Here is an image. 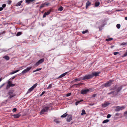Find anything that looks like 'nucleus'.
I'll use <instances>...</instances> for the list:
<instances>
[{
  "label": "nucleus",
  "instance_id": "11",
  "mask_svg": "<svg viewBox=\"0 0 127 127\" xmlns=\"http://www.w3.org/2000/svg\"><path fill=\"white\" fill-rule=\"evenodd\" d=\"M8 94L10 95L9 97L10 98L14 96L15 95L13 93V92L12 91H10L8 93Z\"/></svg>",
  "mask_w": 127,
  "mask_h": 127
},
{
  "label": "nucleus",
  "instance_id": "7",
  "mask_svg": "<svg viewBox=\"0 0 127 127\" xmlns=\"http://www.w3.org/2000/svg\"><path fill=\"white\" fill-rule=\"evenodd\" d=\"M44 59H41L38 61L35 64L36 66L38 65L39 64L42 63L44 62Z\"/></svg>",
  "mask_w": 127,
  "mask_h": 127
},
{
  "label": "nucleus",
  "instance_id": "52",
  "mask_svg": "<svg viewBox=\"0 0 127 127\" xmlns=\"http://www.w3.org/2000/svg\"><path fill=\"white\" fill-rule=\"evenodd\" d=\"M75 80L76 81H79L80 80H78V79H76Z\"/></svg>",
  "mask_w": 127,
  "mask_h": 127
},
{
  "label": "nucleus",
  "instance_id": "22",
  "mask_svg": "<svg viewBox=\"0 0 127 127\" xmlns=\"http://www.w3.org/2000/svg\"><path fill=\"white\" fill-rule=\"evenodd\" d=\"M86 114V113L85 112V111L83 109L82 111V113H81V115H83L85 114Z\"/></svg>",
  "mask_w": 127,
  "mask_h": 127
},
{
  "label": "nucleus",
  "instance_id": "26",
  "mask_svg": "<svg viewBox=\"0 0 127 127\" xmlns=\"http://www.w3.org/2000/svg\"><path fill=\"white\" fill-rule=\"evenodd\" d=\"M22 34V32H18L16 34V36H18L21 34Z\"/></svg>",
  "mask_w": 127,
  "mask_h": 127
},
{
  "label": "nucleus",
  "instance_id": "33",
  "mask_svg": "<svg viewBox=\"0 0 127 127\" xmlns=\"http://www.w3.org/2000/svg\"><path fill=\"white\" fill-rule=\"evenodd\" d=\"M21 3L19 2H18L16 5V6H20L21 5Z\"/></svg>",
  "mask_w": 127,
  "mask_h": 127
},
{
  "label": "nucleus",
  "instance_id": "43",
  "mask_svg": "<svg viewBox=\"0 0 127 127\" xmlns=\"http://www.w3.org/2000/svg\"><path fill=\"white\" fill-rule=\"evenodd\" d=\"M6 6V5L5 4H3L2 6V7L4 8Z\"/></svg>",
  "mask_w": 127,
  "mask_h": 127
},
{
  "label": "nucleus",
  "instance_id": "15",
  "mask_svg": "<svg viewBox=\"0 0 127 127\" xmlns=\"http://www.w3.org/2000/svg\"><path fill=\"white\" fill-rule=\"evenodd\" d=\"M8 84L9 86L10 87H13L15 86V84H12L11 83V82L10 81H9L8 82Z\"/></svg>",
  "mask_w": 127,
  "mask_h": 127
},
{
  "label": "nucleus",
  "instance_id": "42",
  "mask_svg": "<svg viewBox=\"0 0 127 127\" xmlns=\"http://www.w3.org/2000/svg\"><path fill=\"white\" fill-rule=\"evenodd\" d=\"M119 53L118 52H114V55H116L117 54H118Z\"/></svg>",
  "mask_w": 127,
  "mask_h": 127
},
{
  "label": "nucleus",
  "instance_id": "46",
  "mask_svg": "<svg viewBox=\"0 0 127 127\" xmlns=\"http://www.w3.org/2000/svg\"><path fill=\"white\" fill-rule=\"evenodd\" d=\"M45 93V92L44 91L40 95V96L42 95L43 94H44Z\"/></svg>",
  "mask_w": 127,
  "mask_h": 127
},
{
  "label": "nucleus",
  "instance_id": "57",
  "mask_svg": "<svg viewBox=\"0 0 127 127\" xmlns=\"http://www.w3.org/2000/svg\"><path fill=\"white\" fill-rule=\"evenodd\" d=\"M2 79V78H1L0 79V82L1 81Z\"/></svg>",
  "mask_w": 127,
  "mask_h": 127
},
{
  "label": "nucleus",
  "instance_id": "2",
  "mask_svg": "<svg viewBox=\"0 0 127 127\" xmlns=\"http://www.w3.org/2000/svg\"><path fill=\"white\" fill-rule=\"evenodd\" d=\"M93 77L92 75L91 74L87 75L82 77L80 78V80H84L88 79Z\"/></svg>",
  "mask_w": 127,
  "mask_h": 127
},
{
  "label": "nucleus",
  "instance_id": "8",
  "mask_svg": "<svg viewBox=\"0 0 127 127\" xmlns=\"http://www.w3.org/2000/svg\"><path fill=\"white\" fill-rule=\"evenodd\" d=\"M32 67H27L26 69L23 70L22 72L21 73L22 74H24L27 73L31 69Z\"/></svg>",
  "mask_w": 127,
  "mask_h": 127
},
{
  "label": "nucleus",
  "instance_id": "19",
  "mask_svg": "<svg viewBox=\"0 0 127 127\" xmlns=\"http://www.w3.org/2000/svg\"><path fill=\"white\" fill-rule=\"evenodd\" d=\"M3 58H4L7 60H8L9 59V57L8 56H4L3 57Z\"/></svg>",
  "mask_w": 127,
  "mask_h": 127
},
{
  "label": "nucleus",
  "instance_id": "49",
  "mask_svg": "<svg viewBox=\"0 0 127 127\" xmlns=\"http://www.w3.org/2000/svg\"><path fill=\"white\" fill-rule=\"evenodd\" d=\"M119 115V114L118 113H116L115 114V116H118Z\"/></svg>",
  "mask_w": 127,
  "mask_h": 127
},
{
  "label": "nucleus",
  "instance_id": "50",
  "mask_svg": "<svg viewBox=\"0 0 127 127\" xmlns=\"http://www.w3.org/2000/svg\"><path fill=\"white\" fill-rule=\"evenodd\" d=\"M96 95V94H94L93 95L92 97H95Z\"/></svg>",
  "mask_w": 127,
  "mask_h": 127
},
{
  "label": "nucleus",
  "instance_id": "62",
  "mask_svg": "<svg viewBox=\"0 0 127 127\" xmlns=\"http://www.w3.org/2000/svg\"><path fill=\"white\" fill-rule=\"evenodd\" d=\"M19 68H21V67Z\"/></svg>",
  "mask_w": 127,
  "mask_h": 127
},
{
  "label": "nucleus",
  "instance_id": "14",
  "mask_svg": "<svg viewBox=\"0 0 127 127\" xmlns=\"http://www.w3.org/2000/svg\"><path fill=\"white\" fill-rule=\"evenodd\" d=\"M109 104V103L108 102H106L103 104H102V107H105L108 105Z\"/></svg>",
  "mask_w": 127,
  "mask_h": 127
},
{
  "label": "nucleus",
  "instance_id": "56",
  "mask_svg": "<svg viewBox=\"0 0 127 127\" xmlns=\"http://www.w3.org/2000/svg\"><path fill=\"white\" fill-rule=\"evenodd\" d=\"M125 20H127V17H125Z\"/></svg>",
  "mask_w": 127,
  "mask_h": 127
},
{
  "label": "nucleus",
  "instance_id": "28",
  "mask_svg": "<svg viewBox=\"0 0 127 127\" xmlns=\"http://www.w3.org/2000/svg\"><path fill=\"white\" fill-rule=\"evenodd\" d=\"M64 8L62 6L60 7L58 9V10L60 11H62L63 9Z\"/></svg>",
  "mask_w": 127,
  "mask_h": 127
},
{
  "label": "nucleus",
  "instance_id": "10",
  "mask_svg": "<svg viewBox=\"0 0 127 127\" xmlns=\"http://www.w3.org/2000/svg\"><path fill=\"white\" fill-rule=\"evenodd\" d=\"M112 81H110L109 82L106 83L104 84V86L105 87H108L111 86L112 83L111 82Z\"/></svg>",
  "mask_w": 127,
  "mask_h": 127
},
{
  "label": "nucleus",
  "instance_id": "54",
  "mask_svg": "<svg viewBox=\"0 0 127 127\" xmlns=\"http://www.w3.org/2000/svg\"><path fill=\"white\" fill-rule=\"evenodd\" d=\"M114 46H113V45H111V48H113V47H114Z\"/></svg>",
  "mask_w": 127,
  "mask_h": 127
},
{
  "label": "nucleus",
  "instance_id": "5",
  "mask_svg": "<svg viewBox=\"0 0 127 127\" xmlns=\"http://www.w3.org/2000/svg\"><path fill=\"white\" fill-rule=\"evenodd\" d=\"M37 85V83L35 84L33 86L31 87L28 90V91L27 92V93H29L30 92L32 91L36 87Z\"/></svg>",
  "mask_w": 127,
  "mask_h": 127
},
{
  "label": "nucleus",
  "instance_id": "13",
  "mask_svg": "<svg viewBox=\"0 0 127 127\" xmlns=\"http://www.w3.org/2000/svg\"><path fill=\"white\" fill-rule=\"evenodd\" d=\"M68 73V72H67L64 73L63 74L59 76V77H58V78H60L63 77L65 76V75H66L67 73Z\"/></svg>",
  "mask_w": 127,
  "mask_h": 127
},
{
  "label": "nucleus",
  "instance_id": "51",
  "mask_svg": "<svg viewBox=\"0 0 127 127\" xmlns=\"http://www.w3.org/2000/svg\"><path fill=\"white\" fill-rule=\"evenodd\" d=\"M3 9V8L0 7V11H2Z\"/></svg>",
  "mask_w": 127,
  "mask_h": 127
},
{
  "label": "nucleus",
  "instance_id": "20",
  "mask_svg": "<svg viewBox=\"0 0 127 127\" xmlns=\"http://www.w3.org/2000/svg\"><path fill=\"white\" fill-rule=\"evenodd\" d=\"M26 2L28 4H29L30 3L32 2V0H25Z\"/></svg>",
  "mask_w": 127,
  "mask_h": 127
},
{
  "label": "nucleus",
  "instance_id": "35",
  "mask_svg": "<svg viewBox=\"0 0 127 127\" xmlns=\"http://www.w3.org/2000/svg\"><path fill=\"white\" fill-rule=\"evenodd\" d=\"M82 85V83H79L77 84H74V85H76L77 87L78 86H81Z\"/></svg>",
  "mask_w": 127,
  "mask_h": 127
},
{
  "label": "nucleus",
  "instance_id": "40",
  "mask_svg": "<svg viewBox=\"0 0 127 127\" xmlns=\"http://www.w3.org/2000/svg\"><path fill=\"white\" fill-rule=\"evenodd\" d=\"M111 115L110 114H108L107 116V118H109L111 116Z\"/></svg>",
  "mask_w": 127,
  "mask_h": 127
},
{
  "label": "nucleus",
  "instance_id": "61",
  "mask_svg": "<svg viewBox=\"0 0 127 127\" xmlns=\"http://www.w3.org/2000/svg\"><path fill=\"white\" fill-rule=\"evenodd\" d=\"M11 2V1H10V2Z\"/></svg>",
  "mask_w": 127,
  "mask_h": 127
},
{
  "label": "nucleus",
  "instance_id": "31",
  "mask_svg": "<svg viewBox=\"0 0 127 127\" xmlns=\"http://www.w3.org/2000/svg\"><path fill=\"white\" fill-rule=\"evenodd\" d=\"M88 32V31L87 30H86L85 31H83L82 32V33L83 34H84L85 33H87Z\"/></svg>",
  "mask_w": 127,
  "mask_h": 127
},
{
  "label": "nucleus",
  "instance_id": "59",
  "mask_svg": "<svg viewBox=\"0 0 127 127\" xmlns=\"http://www.w3.org/2000/svg\"><path fill=\"white\" fill-rule=\"evenodd\" d=\"M3 51L4 52H6L7 51V50Z\"/></svg>",
  "mask_w": 127,
  "mask_h": 127
},
{
  "label": "nucleus",
  "instance_id": "24",
  "mask_svg": "<svg viewBox=\"0 0 127 127\" xmlns=\"http://www.w3.org/2000/svg\"><path fill=\"white\" fill-rule=\"evenodd\" d=\"M99 4L100 3L99 2H96L95 3V7H97L99 5Z\"/></svg>",
  "mask_w": 127,
  "mask_h": 127
},
{
  "label": "nucleus",
  "instance_id": "30",
  "mask_svg": "<svg viewBox=\"0 0 127 127\" xmlns=\"http://www.w3.org/2000/svg\"><path fill=\"white\" fill-rule=\"evenodd\" d=\"M121 27V25L119 24H118L116 25V27L118 29H119Z\"/></svg>",
  "mask_w": 127,
  "mask_h": 127
},
{
  "label": "nucleus",
  "instance_id": "4",
  "mask_svg": "<svg viewBox=\"0 0 127 127\" xmlns=\"http://www.w3.org/2000/svg\"><path fill=\"white\" fill-rule=\"evenodd\" d=\"M49 107L48 106H46L44 108L41 110L40 112V114H42L44 113V112L48 111V109L49 108Z\"/></svg>",
  "mask_w": 127,
  "mask_h": 127
},
{
  "label": "nucleus",
  "instance_id": "48",
  "mask_svg": "<svg viewBox=\"0 0 127 127\" xmlns=\"http://www.w3.org/2000/svg\"><path fill=\"white\" fill-rule=\"evenodd\" d=\"M83 101V100H81L80 101H77V102H78V103H79L80 102L82 101Z\"/></svg>",
  "mask_w": 127,
  "mask_h": 127
},
{
  "label": "nucleus",
  "instance_id": "55",
  "mask_svg": "<svg viewBox=\"0 0 127 127\" xmlns=\"http://www.w3.org/2000/svg\"><path fill=\"white\" fill-rule=\"evenodd\" d=\"M124 114H127V111H125L124 113Z\"/></svg>",
  "mask_w": 127,
  "mask_h": 127
},
{
  "label": "nucleus",
  "instance_id": "12",
  "mask_svg": "<svg viewBox=\"0 0 127 127\" xmlns=\"http://www.w3.org/2000/svg\"><path fill=\"white\" fill-rule=\"evenodd\" d=\"M21 115L20 113H18L17 114H15L13 115V116L15 118H19L20 116H21Z\"/></svg>",
  "mask_w": 127,
  "mask_h": 127
},
{
  "label": "nucleus",
  "instance_id": "36",
  "mask_svg": "<svg viewBox=\"0 0 127 127\" xmlns=\"http://www.w3.org/2000/svg\"><path fill=\"white\" fill-rule=\"evenodd\" d=\"M127 56V51L123 55V57H125L126 56Z\"/></svg>",
  "mask_w": 127,
  "mask_h": 127
},
{
  "label": "nucleus",
  "instance_id": "60",
  "mask_svg": "<svg viewBox=\"0 0 127 127\" xmlns=\"http://www.w3.org/2000/svg\"><path fill=\"white\" fill-rule=\"evenodd\" d=\"M11 2V1H10V2Z\"/></svg>",
  "mask_w": 127,
  "mask_h": 127
},
{
  "label": "nucleus",
  "instance_id": "9",
  "mask_svg": "<svg viewBox=\"0 0 127 127\" xmlns=\"http://www.w3.org/2000/svg\"><path fill=\"white\" fill-rule=\"evenodd\" d=\"M101 73L100 71L95 72H93L92 74H91L92 75L93 77L94 76H97L99 75V74Z\"/></svg>",
  "mask_w": 127,
  "mask_h": 127
},
{
  "label": "nucleus",
  "instance_id": "37",
  "mask_svg": "<svg viewBox=\"0 0 127 127\" xmlns=\"http://www.w3.org/2000/svg\"><path fill=\"white\" fill-rule=\"evenodd\" d=\"M47 15V13H46V12L45 13L43 16V18L45 17Z\"/></svg>",
  "mask_w": 127,
  "mask_h": 127
},
{
  "label": "nucleus",
  "instance_id": "58",
  "mask_svg": "<svg viewBox=\"0 0 127 127\" xmlns=\"http://www.w3.org/2000/svg\"><path fill=\"white\" fill-rule=\"evenodd\" d=\"M23 1L22 0L21 1H19V2L21 3Z\"/></svg>",
  "mask_w": 127,
  "mask_h": 127
},
{
  "label": "nucleus",
  "instance_id": "38",
  "mask_svg": "<svg viewBox=\"0 0 127 127\" xmlns=\"http://www.w3.org/2000/svg\"><path fill=\"white\" fill-rule=\"evenodd\" d=\"M71 93H69L67 94L66 95V96L67 97H68V96H70L71 95Z\"/></svg>",
  "mask_w": 127,
  "mask_h": 127
},
{
  "label": "nucleus",
  "instance_id": "6",
  "mask_svg": "<svg viewBox=\"0 0 127 127\" xmlns=\"http://www.w3.org/2000/svg\"><path fill=\"white\" fill-rule=\"evenodd\" d=\"M89 91V90L88 89H85L82 90L81 91V93L82 94H87Z\"/></svg>",
  "mask_w": 127,
  "mask_h": 127
},
{
  "label": "nucleus",
  "instance_id": "41",
  "mask_svg": "<svg viewBox=\"0 0 127 127\" xmlns=\"http://www.w3.org/2000/svg\"><path fill=\"white\" fill-rule=\"evenodd\" d=\"M17 109L16 108H14L13 109L12 111L13 112H15L16 111Z\"/></svg>",
  "mask_w": 127,
  "mask_h": 127
},
{
  "label": "nucleus",
  "instance_id": "34",
  "mask_svg": "<svg viewBox=\"0 0 127 127\" xmlns=\"http://www.w3.org/2000/svg\"><path fill=\"white\" fill-rule=\"evenodd\" d=\"M51 11V10H50L48 11H47V12H46V13H47V15H48L50 14Z\"/></svg>",
  "mask_w": 127,
  "mask_h": 127
},
{
  "label": "nucleus",
  "instance_id": "3",
  "mask_svg": "<svg viewBox=\"0 0 127 127\" xmlns=\"http://www.w3.org/2000/svg\"><path fill=\"white\" fill-rule=\"evenodd\" d=\"M115 111H116L118 112L121 110H122L124 109L125 108V106H116L115 107Z\"/></svg>",
  "mask_w": 127,
  "mask_h": 127
},
{
  "label": "nucleus",
  "instance_id": "32",
  "mask_svg": "<svg viewBox=\"0 0 127 127\" xmlns=\"http://www.w3.org/2000/svg\"><path fill=\"white\" fill-rule=\"evenodd\" d=\"M45 6V4H44V3H43V4H42L40 6V8H41L42 7H44V6Z\"/></svg>",
  "mask_w": 127,
  "mask_h": 127
},
{
  "label": "nucleus",
  "instance_id": "1",
  "mask_svg": "<svg viewBox=\"0 0 127 127\" xmlns=\"http://www.w3.org/2000/svg\"><path fill=\"white\" fill-rule=\"evenodd\" d=\"M122 88V87L121 86L118 87L117 85H116L113 89H111L114 91L108 93V95L113 94L114 95H116L118 94Z\"/></svg>",
  "mask_w": 127,
  "mask_h": 127
},
{
  "label": "nucleus",
  "instance_id": "47",
  "mask_svg": "<svg viewBox=\"0 0 127 127\" xmlns=\"http://www.w3.org/2000/svg\"><path fill=\"white\" fill-rule=\"evenodd\" d=\"M4 85V84H2L0 86V89H1V88Z\"/></svg>",
  "mask_w": 127,
  "mask_h": 127
},
{
  "label": "nucleus",
  "instance_id": "16",
  "mask_svg": "<svg viewBox=\"0 0 127 127\" xmlns=\"http://www.w3.org/2000/svg\"><path fill=\"white\" fill-rule=\"evenodd\" d=\"M72 116L68 117L67 118L66 120V121L68 122H70L71 120H72Z\"/></svg>",
  "mask_w": 127,
  "mask_h": 127
},
{
  "label": "nucleus",
  "instance_id": "17",
  "mask_svg": "<svg viewBox=\"0 0 127 127\" xmlns=\"http://www.w3.org/2000/svg\"><path fill=\"white\" fill-rule=\"evenodd\" d=\"M90 4V2L89 1H88L86 3V7L87 8Z\"/></svg>",
  "mask_w": 127,
  "mask_h": 127
},
{
  "label": "nucleus",
  "instance_id": "25",
  "mask_svg": "<svg viewBox=\"0 0 127 127\" xmlns=\"http://www.w3.org/2000/svg\"><path fill=\"white\" fill-rule=\"evenodd\" d=\"M109 120H108V119L105 120L103 121L102 123L103 124H104V123H106L108 122H109Z\"/></svg>",
  "mask_w": 127,
  "mask_h": 127
},
{
  "label": "nucleus",
  "instance_id": "27",
  "mask_svg": "<svg viewBox=\"0 0 127 127\" xmlns=\"http://www.w3.org/2000/svg\"><path fill=\"white\" fill-rule=\"evenodd\" d=\"M41 68H38V69H37L36 70H35L33 71V72H35L38 71H39V70H41Z\"/></svg>",
  "mask_w": 127,
  "mask_h": 127
},
{
  "label": "nucleus",
  "instance_id": "53",
  "mask_svg": "<svg viewBox=\"0 0 127 127\" xmlns=\"http://www.w3.org/2000/svg\"><path fill=\"white\" fill-rule=\"evenodd\" d=\"M79 103H78V102H76L75 103V104L76 105H77Z\"/></svg>",
  "mask_w": 127,
  "mask_h": 127
},
{
  "label": "nucleus",
  "instance_id": "21",
  "mask_svg": "<svg viewBox=\"0 0 127 127\" xmlns=\"http://www.w3.org/2000/svg\"><path fill=\"white\" fill-rule=\"evenodd\" d=\"M67 113H64V114H63V115H62L61 116V117L62 118H63V117L65 118L67 116Z\"/></svg>",
  "mask_w": 127,
  "mask_h": 127
},
{
  "label": "nucleus",
  "instance_id": "45",
  "mask_svg": "<svg viewBox=\"0 0 127 127\" xmlns=\"http://www.w3.org/2000/svg\"><path fill=\"white\" fill-rule=\"evenodd\" d=\"M44 3L45 4V5H48L49 4V3L47 2H45Z\"/></svg>",
  "mask_w": 127,
  "mask_h": 127
},
{
  "label": "nucleus",
  "instance_id": "18",
  "mask_svg": "<svg viewBox=\"0 0 127 127\" xmlns=\"http://www.w3.org/2000/svg\"><path fill=\"white\" fill-rule=\"evenodd\" d=\"M19 70H20L19 69H18V70H17L16 71H14L12 72H11L10 73V74L12 75V74H13L15 73H16L17 72H18L19 71Z\"/></svg>",
  "mask_w": 127,
  "mask_h": 127
},
{
  "label": "nucleus",
  "instance_id": "29",
  "mask_svg": "<svg viewBox=\"0 0 127 127\" xmlns=\"http://www.w3.org/2000/svg\"><path fill=\"white\" fill-rule=\"evenodd\" d=\"M113 39V38H109L108 39H106V40L107 41H111Z\"/></svg>",
  "mask_w": 127,
  "mask_h": 127
},
{
  "label": "nucleus",
  "instance_id": "23",
  "mask_svg": "<svg viewBox=\"0 0 127 127\" xmlns=\"http://www.w3.org/2000/svg\"><path fill=\"white\" fill-rule=\"evenodd\" d=\"M52 87V84H49L48 87L47 88V89H51Z\"/></svg>",
  "mask_w": 127,
  "mask_h": 127
},
{
  "label": "nucleus",
  "instance_id": "39",
  "mask_svg": "<svg viewBox=\"0 0 127 127\" xmlns=\"http://www.w3.org/2000/svg\"><path fill=\"white\" fill-rule=\"evenodd\" d=\"M127 44V43L123 42V43H122L121 44V45H126Z\"/></svg>",
  "mask_w": 127,
  "mask_h": 127
},
{
  "label": "nucleus",
  "instance_id": "44",
  "mask_svg": "<svg viewBox=\"0 0 127 127\" xmlns=\"http://www.w3.org/2000/svg\"><path fill=\"white\" fill-rule=\"evenodd\" d=\"M16 77V76H13L12 77L10 78V79H11L12 80H13V79H14Z\"/></svg>",
  "mask_w": 127,
  "mask_h": 127
}]
</instances>
